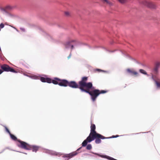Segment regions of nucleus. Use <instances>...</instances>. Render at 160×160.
<instances>
[{
  "label": "nucleus",
  "instance_id": "31",
  "mask_svg": "<svg viewBox=\"0 0 160 160\" xmlns=\"http://www.w3.org/2000/svg\"><path fill=\"white\" fill-rule=\"evenodd\" d=\"M139 133H136L135 134H138Z\"/></svg>",
  "mask_w": 160,
  "mask_h": 160
},
{
  "label": "nucleus",
  "instance_id": "8",
  "mask_svg": "<svg viewBox=\"0 0 160 160\" xmlns=\"http://www.w3.org/2000/svg\"><path fill=\"white\" fill-rule=\"evenodd\" d=\"M96 129V126L94 124H92L91 126V132L89 135V136H90V137L92 136H95V135H98V134H97L98 133L96 131H95Z\"/></svg>",
  "mask_w": 160,
  "mask_h": 160
},
{
  "label": "nucleus",
  "instance_id": "26",
  "mask_svg": "<svg viewBox=\"0 0 160 160\" xmlns=\"http://www.w3.org/2000/svg\"><path fill=\"white\" fill-rule=\"evenodd\" d=\"M20 30L22 31V32H24L25 31V28H20Z\"/></svg>",
  "mask_w": 160,
  "mask_h": 160
},
{
  "label": "nucleus",
  "instance_id": "28",
  "mask_svg": "<svg viewBox=\"0 0 160 160\" xmlns=\"http://www.w3.org/2000/svg\"><path fill=\"white\" fill-rule=\"evenodd\" d=\"M118 135H117L116 136H112V138H117V137H118Z\"/></svg>",
  "mask_w": 160,
  "mask_h": 160
},
{
  "label": "nucleus",
  "instance_id": "25",
  "mask_svg": "<svg viewBox=\"0 0 160 160\" xmlns=\"http://www.w3.org/2000/svg\"><path fill=\"white\" fill-rule=\"evenodd\" d=\"M160 63L159 62H158L156 63L155 67H157V68H158L159 66Z\"/></svg>",
  "mask_w": 160,
  "mask_h": 160
},
{
  "label": "nucleus",
  "instance_id": "5",
  "mask_svg": "<svg viewBox=\"0 0 160 160\" xmlns=\"http://www.w3.org/2000/svg\"><path fill=\"white\" fill-rule=\"evenodd\" d=\"M1 68L2 69H0V74L3 72V71L5 72H16V71L12 68L10 67L8 65L4 64L1 66Z\"/></svg>",
  "mask_w": 160,
  "mask_h": 160
},
{
  "label": "nucleus",
  "instance_id": "9",
  "mask_svg": "<svg viewBox=\"0 0 160 160\" xmlns=\"http://www.w3.org/2000/svg\"><path fill=\"white\" fill-rule=\"evenodd\" d=\"M142 3L145 5L150 8H154L155 7V4L151 2L145 0Z\"/></svg>",
  "mask_w": 160,
  "mask_h": 160
},
{
  "label": "nucleus",
  "instance_id": "19",
  "mask_svg": "<svg viewBox=\"0 0 160 160\" xmlns=\"http://www.w3.org/2000/svg\"><path fill=\"white\" fill-rule=\"evenodd\" d=\"M92 146L91 144L88 145L86 147V149L87 150H90L92 148Z\"/></svg>",
  "mask_w": 160,
  "mask_h": 160
},
{
  "label": "nucleus",
  "instance_id": "4",
  "mask_svg": "<svg viewBox=\"0 0 160 160\" xmlns=\"http://www.w3.org/2000/svg\"><path fill=\"white\" fill-rule=\"evenodd\" d=\"M68 41L64 43V45L66 48H69L70 47L71 49H72L74 48V46L71 43H76L77 42V40L72 39L69 37L68 38Z\"/></svg>",
  "mask_w": 160,
  "mask_h": 160
},
{
  "label": "nucleus",
  "instance_id": "14",
  "mask_svg": "<svg viewBox=\"0 0 160 160\" xmlns=\"http://www.w3.org/2000/svg\"><path fill=\"white\" fill-rule=\"evenodd\" d=\"M101 2L104 4H106L111 6L113 5V3L112 2L108 1V0H101Z\"/></svg>",
  "mask_w": 160,
  "mask_h": 160
},
{
  "label": "nucleus",
  "instance_id": "1",
  "mask_svg": "<svg viewBox=\"0 0 160 160\" xmlns=\"http://www.w3.org/2000/svg\"><path fill=\"white\" fill-rule=\"evenodd\" d=\"M88 80V77H83L82 78L81 80L79 81L78 84L75 81L68 82L65 79H61L59 78L58 79V84L61 86L66 87L68 86L72 88H78L81 90V91L83 92Z\"/></svg>",
  "mask_w": 160,
  "mask_h": 160
},
{
  "label": "nucleus",
  "instance_id": "27",
  "mask_svg": "<svg viewBox=\"0 0 160 160\" xmlns=\"http://www.w3.org/2000/svg\"><path fill=\"white\" fill-rule=\"evenodd\" d=\"M96 70L98 71V72H103V70H101V69H96Z\"/></svg>",
  "mask_w": 160,
  "mask_h": 160
},
{
  "label": "nucleus",
  "instance_id": "3",
  "mask_svg": "<svg viewBox=\"0 0 160 160\" xmlns=\"http://www.w3.org/2000/svg\"><path fill=\"white\" fill-rule=\"evenodd\" d=\"M59 78H55L53 80L51 79L50 78H45L44 77H42L40 78L41 81L43 82H47L48 83H51L52 82L54 84H58V79H59Z\"/></svg>",
  "mask_w": 160,
  "mask_h": 160
},
{
  "label": "nucleus",
  "instance_id": "2",
  "mask_svg": "<svg viewBox=\"0 0 160 160\" xmlns=\"http://www.w3.org/2000/svg\"><path fill=\"white\" fill-rule=\"evenodd\" d=\"M93 88L92 82H87L83 91V92L88 93L91 96V98L93 102H94L96 100L97 98L100 94L105 93L107 92V91L106 90H99L97 89L90 91V89Z\"/></svg>",
  "mask_w": 160,
  "mask_h": 160
},
{
  "label": "nucleus",
  "instance_id": "22",
  "mask_svg": "<svg viewBox=\"0 0 160 160\" xmlns=\"http://www.w3.org/2000/svg\"><path fill=\"white\" fill-rule=\"evenodd\" d=\"M5 129H6V131L8 133H9V134H11V133H10V132L9 131V130H8V129L6 127H5Z\"/></svg>",
  "mask_w": 160,
  "mask_h": 160
},
{
  "label": "nucleus",
  "instance_id": "11",
  "mask_svg": "<svg viewBox=\"0 0 160 160\" xmlns=\"http://www.w3.org/2000/svg\"><path fill=\"white\" fill-rule=\"evenodd\" d=\"M126 71L128 73H130L133 75L136 76L138 75V73L133 69L128 68L126 69Z\"/></svg>",
  "mask_w": 160,
  "mask_h": 160
},
{
  "label": "nucleus",
  "instance_id": "20",
  "mask_svg": "<svg viewBox=\"0 0 160 160\" xmlns=\"http://www.w3.org/2000/svg\"><path fill=\"white\" fill-rule=\"evenodd\" d=\"M158 68L157 67H155L153 68V70L155 73H156L158 72Z\"/></svg>",
  "mask_w": 160,
  "mask_h": 160
},
{
  "label": "nucleus",
  "instance_id": "7",
  "mask_svg": "<svg viewBox=\"0 0 160 160\" xmlns=\"http://www.w3.org/2000/svg\"><path fill=\"white\" fill-rule=\"evenodd\" d=\"M98 135H95V136H92L91 138L92 141L95 139V142L96 144H99L101 142V139H103L107 138L102 135L98 133Z\"/></svg>",
  "mask_w": 160,
  "mask_h": 160
},
{
  "label": "nucleus",
  "instance_id": "6",
  "mask_svg": "<svg viewBox=\"0 0 160 160\" xmlns=\"http://www.w3.org/2000/svg\"><path fill=\"white\" fill-rule=\"evenodd\" d=\"M17 141L19 143V144H18V146L19 148L27 150H30V147L29 144L20 140H18Z\"/></svg>",
  "mask_w": 160,
  "mask_h": 160
},
{
  "label": "nucleus",
  "instance_id": "29",
  "mask_svg": "<svg viewBox=\"0 0 160 160\" xmlns=\"http://www.w3.org/2000/svg\"><path fill=\"white\" fill-rule=\"evenodd\" d=\"M71 57V54H70L69 55L68 57V58L69 59V58H70Z\"/></svg>",
  "mask_w": 160,
  "mask_h": 160
},
{
  "label": "nucleus",
  "instance_id": "15",
  "mask_svg": "<svg viewBox=\"0 0 160 160\" xmlns=\"http://www.w3.org/2000/svg\"><path fill=\"white\" fill-rule=\"evenodd\" d=\"M78 153L77 151H76L68 154L66 157H69V158H71L77 155Z\"/></svg>",
  "mask_w": 160,
  "mask_h": 160
},
{
  "label": "nucleus",
  "instance_id": "24",
  "mask_svg": "<svg viewBox=\"0 0 160 160\" xmlns=\"http://www.w3.org/2000/svg\"><path fill=\"white\" fill-rule=\"evenodd\" d=\"M65 15L67 16H69L70 15V13H69V12H65Z\"/></svg>",
  "mask_w": 160,
  "mask_h": 160
},
{
  "label": "nucleus",
  "instance_id": "10",
  "mask_svg": "<svg viewBox=\"0 0 160 160\" xmlns=\"http://www.w3.org/2000/svg\"><path fill=\"white\" fill-rule=\"evenodd\" d=\"M91 137L90 136H88L86 139L84 140L82 143V147H85L86 146L88 142H90L92 141V139H91Z\"/></svg>",
  "mask_w": 160,
  "mask_h": 160
},
{
  "label": "nucleus",
  "instance_id": "13",
  "mask_svg": "<svg viewBox=\"0 0 160 160\" xmlns=\"http://www.w3.org/2000/svg\"><path fill=\"white\" fill-rule=\"evenodd\" d=\"M30 150H32L33 152H35L38 151L39 148V147L36 146L30 145Z\"/></svg>",
  "mask_w": 160,
  "mask_h": 160
},
{
  "label": "nucleus",
  "instance_id": "18",
  "mask_svg": "<svg viewBox=\"0 0 160 160\" xmlns=\"http://www.w3.org/2000/svg\"><path fill=\"white\" fill-rule=\"evenodd\" d=\"M139 72L141 73H142L143 74H144L145 75H147V73L146 72V71L145 70H143V69H140L139 70Z\"/></svg>",
  "mask_w": 160,
  "mask_h": 160
},
{
  "label": "nucleus",
  "instance_id": "12",
  "mask_svg": "<svg viewBox=\"0 0 160 160\" xmlns=\"http://www.w3.org/2000/svg\"><path fill=\"white\" fill-rule=\"evenodd\" d=\"M10 7L9 6H7L4 8H1L0 9V12L3 14H5L8 12L7 10L10 9Z\"/></svg>",
  "mask_w": 160,
  "mask_h": 160
},
{
  "label": "nucleus",
  "instance_id": "21",
  "mask_svg": "<svg viewBox=\"0 0 160 160\" xmlns=\"http://www.w3.org/2000/svg\"><path fill=\"white\" fill-rule=\"evenodd\" d=\"M118 1L121 3H125L126 1L127 0H118Z\"/></svg>",
  "mask_w": 160,
  "mask_h": 160
},
{
  "label": "nucleus",
  "instance_id": "17",
  "mask_svg": "<svg viewBox=\"0 0 160 160\" xmlns=\"http://www.w3.org/2000/svg\"><path fill=\"white\" fill-rule=\"evenodd\" d=\"M154 81L157 88H160V81H158L156 80H154Z\"/></svg>",
  "mask_w": 160,
  "mask_h": 160
},
{
  "label": "nucleus",
  "instance_id": "23",
  "mask_svg": "<svg viewBox=\"0 0 160 160\" xmlns=\"http://www.w3.org/2000/svg\"><path fill=\"white\" fill-rule=\"evenodd\" d=\"M4 24L3 23H1L0 24V28H4Z\"/></svg>",
  "mask_w": 160,
  "mask_h": 160
},
{
  "label": "nucleus",
  "instance_id": "16",
  "mask_svg": "<svg viewBox=\"0 0 160 160\" xmlns=\"http://www.w3.org/2000/svg\"><path fill=\"white\" fill-rule=\"evenodd\" d=\"M9 135L12 139L14 141H16L17 140V138L14 135L12 134L11 133Z\"/></svg>",
  "mask_w": 160,
  "mask_h": 160
},
{
  "label": "nucleus",
  "instance_id": "30",
  "mask_svg": "<svg viewBox=\"0 0 160 160\" xmlns=\"http://www.w3.org/2000/svg\"><path fill=\"white\" fill-rule=\"evenodd\" d=\"M81 148H78V149H77V151H78L79 150V149H80Z\"/></svg>",
  "mask_w": 160,
  "mask_h": 160
}]
</instances>
